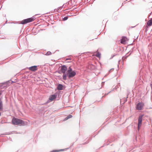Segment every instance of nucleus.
I'll use <instances>...</instances> for the list:
<instances>
[{
    "instance_id": "nucleus-12",
    "label": "nucleus",
    "mask_w": 152,
    "mask_h": 152,
    "mask_svg": "<svg viewBox=\"0 0 152 152\" xmlns=\"http://www.w3.org/2000/svg\"><path fill=\"white\" fill-rule=\"evenodd\" d=\"M64 151V149H61L60 150H55L50 151V152H59L61 151Z\"/></svg>"
},
{
    "instance_id": "nucleus-5",
    "label": "nucleus",
    "mask_w": 152,
    "mask_h": 152,
    "mask_svg": "<svg viewBox=\"0 0 152 152\" xmlns=\"http://www.w3.org/2000/svg\"><path fill=\"white\" fill-rule=\"evenodd\" d=\"M144 104L142 102H139L136 105V109L137 110H140L143 109Z\"/></svg>"
},
{
    "instance_id": "nucleus-18",
    "label": "nucleus",
    "mask_w": 152,
    "mask_h": 152,
    "mask_svg": "<svg viewBox=\"0 0 152 152\" xmlns=\"http://www.w3.org/2000/svg\"><path fill=\"white\" fill-rule=\"evenodd\" d=\"M62 8V7H58V9H57V10H59V9H61Z\"/></svg>"
},
{
    "instance_id": "nucleus-2",
    "label": "nucleus",
    "mask_w": 152,
    "mask_h": 152,
    "mask_svg": "<svg viewBox=\"0 0 152 152\" xmlns=\"http://www.w3.org/2000/svg\"><path fill=\"white\" fill-rule=\"evenodd\" d=\"M67 74L70 78L74 77L76 75V73L74 71H72V69L69 67L67 71Z\"/></svg>"
},
{
    "instance_id": "nucleus-14",
    "label": "nucleus",
    "mask_w": 152,
    "mask_h": 152,
    "mask_svg": "<svg viewBox=\"0 0 152 152\" xmlns=\"http://www.w3.org/2000/svg\"><path fill=\"white\" fill-rule=\"evenodd\" d=\"M72 116L71 115H69L66 117L64 119V121H66L69 118H72Z\"/></svg>"
},
{
    "instance_id": "nucleus-10",
    "label": "nucleus",
    "mask_w": 152,
    "mask_h": 152,
    "mask_svg": "<svg viewBox=\"0 0 152 152\" xmlns=\"http://www.w3.org/2000/svg\"><path fill=\"white\" fill-rule=\"evenodd\" d=\"M147 24L148 26H150L152 25V19L148 21Z\"/></svg>"
},
{
    "instance_id": "nucleus-17",
    "label": "nucleus",
    "mask_w": 152,
    "mask_h": 152,
    "mask_svg": "<svg viewBox=\"0 0 152 152\" xmlns=\"http://www.w3.org/2000/svg\"><path fill=\"white\" fill-rule=\"evenodd\" d=\"M47 54L48 55H49L51 54V53L50 52H48L47 53Z\"/></svg>"
},
{
    "instance_id": "nucleus-6",
    "label": "nucleus",
    "mask_w": 152,
    "mask_h": 152,
    "mask_svg": "<svg viewBox=\"0 0 152 152\" xmlns=\"http://www.w3.org/2000/svg\"><path fill=\"white\" fill-rule=\"evenodd\" d=\"M144 115H140L138 118V129L139 130L140 127L141 126L142 124V118Z\"/></svg>"
},
{
    "instance_id": "nucleus-13",
    "label": "nucleus",
    "mask_w": 152,
    "mask_h": 152,
    "mask_svg": "<svg viewBox=\"0 0 152 152\" xmlns=\"http://www.w3.org/2000/svg\"><path fill=\"white\" fill-rule=\"evenodd\" d=\"M3 108V104L1 100L0 99V111L2 110Z\"/></svg>"
},
{
    "instance_id": "nucleus-1",
    "label": "nucleus",
    "mask_w": 152,
    "mask_h": 152,
    "mask_svg": "<svg viewBox=\"0 0 152 152\" xmlns=\"http://www.w3.org/2000/svg\"><path fill=\"white\" fill-rule=\"evenodd\" d=\"M12 123L14 124L20 125H24L25 124V122L22 120L15 118L12 119Z\"/></svg>"
},
{
    "instance_id": "nucleus-16",
    "label": "nucleus",
    "mask_w": 152,
    "mask_h": 152,
    "mask_svg": "<svg viewBox=\"0 0 152 152\" xmlns=\"http://www.w3.org/2000/svg\"><path fill=\"white\" fill-rule=\"evenodd\" d=\"M68 19V17H65L63 18V20H67Z\"/></svg>"
},
{
    "instance_id": "nucleus-11",
    "label": "nucleus",
    "mask_w": 152,
    "mask_h": 152,
    "mask_svg": "<svg viewBox=\"0 0 152 152\" xmlns=\"http://www.w3.org/2000/svg\"><path fill=\"white\" fill-rule=\"evenodd\" d=\"M63 86L61 84H59L57 87V89L58 90H61L62 89Z\"/></svg>"
},
{
    "instance_id": "nucleus-7",
    "label": "nucleus",
    "mask_w": 152,
    "mask_h": 152,
    "mask_svg": "<svg viewBox=\"0 0 152 152\" xmlns=\"http://www.w3.org/2000/svg\"><path fill=\"white\" fill-rule=\"evenodd\" d=\"M128 40V39L126 37H122L121 39V43L122 44H125Z\"/></svg>"
},
{
    "instance_id": "nucleus-4",
    "label": "nucleus",
    "mask_w": 152,
    "mask_h": 152,
    "mask_svg": "<svg viewBox=\"0 0 152 152\" xmlns=\"http://www.w3.org/2000/svg\"><path fill=\"white\" fill-rule=\"evenodd\" d=\"M34 20L35 19L33 18H28L27 19L23 20L21 21L20 22V23L22 24H24L27 23L32 22L34 21Z\"/></svg>"
},
{
    "instance_id": "nucleus-3",
    "label": "nucleus",
    "mask_w": 152,
    "mask_h": 152,
    "mask_svg": "<svg viewBox=\"0 0 152 152\" xmlns=\"http://www.w3.org/2000/svg\"><path fill=\"white\" fill-rule=\"evenodd\" d=\"M67 70V68L65 66H63L61 68V72L63 73V79L64 80L66 79V75L65 74V72Z\"/></svg>"
},
{
    "instance_id": "nucleus-9",
    "label": "nucleus",
    "mask_w": 152,
    "mask_h": 152,
    "mask_svg": "<svg viewBox=\"0 0 152 152\" xmlns=\"http://www.w3.org/2000/svg\"><path fill=\"white\" fill-rule=\"evenodd\" d=\"M56 95H51L49 98V99L50 101H53L54 99H56Z\"/></svg>"
},
{
    "instance_id": "nucleus-19",
    "label": "nucleus",
    "mask_w": 152,
    "mask_h": 152,
    "mask_svg": "<svg viewBox=\"0 0 152 152\" xmlns=\"http://www.w3.org/2000/svg\"><path fill=\"white\" fill-rule=\"evenodd\" d=\"M1 113H0V116H1Z\"/></svg>"
},
{
    "instance_id": "nucleus-15",
    "label": "nucleus",
    "mask_w": 152,
    "mask_h": 152,
    "mask_svg": "<svg viewBox=\"0 0 152 152\" xmlns=\"http://www.w3.org/2000/svg\"><path fill=\"white\" fill-rule=\"evenodd\" d=\"M98 58H100L101 56V54L99 53H97L95 55Z\"/></svg>"
},
{
    "instance_id": "nucleus-8",
    "label": "nucleus",
    "mask_w": 152,
    "mask_h": 152,
    "mask_svg": "<svg viewBox=\"0 0 152 152\" xmlns=\"http://www.w3.org/2000/svg\"><path fill=\"white\" fill-rule=\"evenodd\" d=\"M28 69L30 71L34 72L37 69V66H34L29 67Z\"/></svg>"
},
{
    "instance_id": "nucleus-20",
    "label": "nucleus",
    "mask_w": 152,
    "mask_h": 152,
    "mask_svg": "<svg viewBox=\"0 0 152 152\" xmlns=\"http://www.w3.org/2000/svg\"><path fill=\"white\" fill-rule=\"evenodd\" d=\"M1 92H0V95H1Z\"/></svg>"
}]
</instances>
